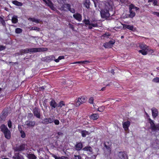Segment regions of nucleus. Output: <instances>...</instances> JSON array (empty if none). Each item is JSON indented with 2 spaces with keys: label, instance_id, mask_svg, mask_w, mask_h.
<instances>
[{
  "label": "nucleus",
  "instance_id": "1",
  "mask_svg": "<svg viewBox=\"0 0 159 159\" xmlns=\"http://www.w3.org/2000/svg\"><path fill=\"white\" fill-rule=\"evenodd\" d=\"M48 48H32L21 50L20 51L21 54L22 53H28L29 52H37L46 51Z\"/></svg>",
  "mask_w": 159,
  "mask_h": 159
},
{
  "label": "nucleus",
  "instance_id": "2",
  "mask_svg": "<svg viewBox=\"0 0 159 159\" xmlns=\"http://www.w3.org/2000/svg\"><path fill=\"white\" fill-rule=\"evenodd\" d=\"M111 7V6L108 3H107L105 4V7L104 9L101 10L100 13L102 18L107 19L110 15L109 12V10Z\"/></svg>",
  "mask_w": 159,
  "mask_h": 159
},
{
  "label": "nucleus",
  "instance_id": "3",
  "mask_svg": "<svg viewBox=\"0 0 159 159\" xmlns=\"http://www.w3.org/2000/svg\"><path fill=\"white\" fill-rule=\"evenodd\" d=\"M97 20L96 19H92L89 21V20L85 19L83 20V22L85 23V25H89L88 28L91 29L93 27H96L98 26V25L96 22Z\"/></svg>",
  "mask_w": 159,
  "mask_h": 159
},
{
  "label": "nucleus",
  "instance_id": "4",
  "mask_svg": "<svg viewBox=\"0 0 159 159\" xmlns=\"http://www.w3.org/2000/svg\"><path fill=\"white\" fill-rule=\"evenodd\" d=\"M1 131L3 132L6 138L9 139L11 138V132L7 127L4 125H2L0 127Z\"/></svg>",
  "mask_w": 159,
  "mask_h": 159
},
{
  "label": "nucleus",
  "instance_id": "5",
  "mask_svg": "<svg viewBox=\"0 0 159 159\" xmlns=\"http://www.w3.org/2000/svg\"><path fill=\"white\" fill-rule=\"evenodd\" d=\"M139 47L141 50H139V52L143 55H147L148 51H149L148 48V47L143 43H140Z\"/></svg>",
  "mask_w": 159,
  "mask_h": 159
},
{
  "label": "nucleus",
  "instance_id": "6",
  "mask_svg": "<svg viewBox=\"0 0 159 159\" xmlns=\"http://www.w3.org/2000/svg\"><path fill=\"white\" fill-rule=\"evenodd\" d=\"M139 9L137 7H135L133 4H131L129 5V17L130 18H132L134 17L135 15V13L134 12V10H137Z\"/></svg>",
  "mask_w": 159,
  "mask_h": 159
},
{
  "label": "nucleus",
  "instance_id": "7",
  "mask_svg": "<svg viewBox=\"0 0 159 159\" xmlns=\"http://www.w3.org/2000/svg\"><path fill=\"white\" fill-rule=\"evenodd\" d=\"M25 125L29 129H32L36 125V122L34 120H28L25 122Z\"/></svg>",
  "mask_w": 159,
  "mask_h": 159
},
{
  "label": "nucleus",
  "instance_id": "8",
  "mask_svg": "<svg viewBox=\"0 0 159 159\" xmlns=\"http://www.w3.org/2000/svg\"><path fill=\"white\" fill-rule=\"evenodd\" d=\"M86 101V98L82 97L78 99V101L76 103L75 105L76 107L79 106L80 104L85 103Z\"/></svg>",
  "mask_w": 159,
  "mask_h": 159
},
{
  "label": "nucleus",
  "instance_id": "9",
  "mask_svg": "<svg viewBox=\"0 0 159 159\" xmlns=\"http://www.w3.org/2000/svg\"><path fill=\"white\" fill-rule=\"evenodd\" d=\"M25 147V144H23L20 145H16L14 148V149L16 151H21L24 150Z\"/></svg>",
  "mask_w": 159,
  "mask_h": 159
},
{
  "label": "nucleus",
  "instance_id": "10",
  "mask_svg": "<svg viewBox=\"0 0 159 159\" xmlns=\"http://www.w3.org/2000/svg\"><path fill=\"white\" fill-rule=\"evenodd\" d=\"M119 159H128L127 155L125 152H120L118 154Z\"/></svg>",
  "mask_w": 159,
  "mask_h": 159
},
{
  "label": "nucleus",
  "instance_id": "11",
  "mask_svg": "<svg viewBox=\"0 0 159 159\" xmlns=\"http://www.w3.org/2000/svg\"><path fill=\"white\" fill-rule=\"evenodd\" d=\"M33 112L35 116L37 118H40V111L39 108L35 107L33 110Z\"/></svg>",
  "mask_w": 159,
  "mask_h": 159
},
{
  "label": "nucleus",
  "instance_id": "12",
  "mask_svg": "<svg viewBox=\"0 0 159 159\" xmlns=\"http://www.w3.org/2000/svg\"><path fill=\"white\" fill-rule=\"evenodd\" d=\"M54 117L53 116L52 118L44 119L43 120V123L45 124L52 123L54 121Z\"/></svg>",
  "mask_w": 159,
  "mask_h": 159
},
{
  "label": "nucleus",
  "instance_id": "13",
  "mask_svg": "<svg viewBox=\"0 0 159 159\" xmlns=\"http://www.w3.org/2000/svg\"><path fill=\"white\" fill-rule=\"evenodd\" d=\"M115 43L114 41H110L108 43H104L103 46L105 48H111Z\"/></svg>",
  "mask_w": 159,
  "mask_h": 159
},
{
  "label": "nucleus",
  "instance_id": "14",
  "mask_svg": "<svg viewBox=\"0 0 159 159\" xmlns=\"http://www.w3.org/2000/svg\"><path fill=\"white\" fill-rule=\"evenodd\" d=\"M73 17L76 20L80 22L82 20V15L79 13H76L73 15Z\"/></svg>",
  "mask_w": 159,
  "mask_h": 159
},
{
  "label": "nucleus",
  "instance_id": "15",
  "mask_svg": "<svg viewBox=\"0 0 159 159\" xmlns=\"http://www.w3.org/2000/svg\"><path fill=\"white\" fill-rule=\"evenodd\" d=\"M130 122L129 121H127L123 123V127L125 131H127L128 129V128L130 126Z\"/></svg>",
  "mask_w": 159,
  "mask_h": 159
},
{
  "label": "nucleus",
  "instance_id": "16",
  "mask_svg": "<svg viewBox=\"0 0 159 159\" xmlns=\"http://www.w3.org/2000/svg\"><path fill=\"white\" fill-rule=\"evenodd\" d=\"M70 5L69 4H63L61 7L60 8V10L61 11H66V10L65 9V8H67L68 10L70 8Z\"/></svg>",
  "mask_w": 159,
  "mask_h": 159
},
{
  "label": "nucleus",
  "instance_id": "17",
  "mask_svg": "<svg viewBox=\"0 0 159 159\" xmlns=\"http://www.w3.org/2000/svg\"><path fill=\"white\" fill-rule=\"evenodd\" d=\"M149 123L150 124L151 128L152 130L153 131L156 130L157 125L156 126L153 121L151 119H149Z\"/></svg>",
  "mask_w": 159,
  "mask_h": 159
},
{
  "label": "nucleus",
  "instance_id": "18",
  "mask_svg": "<svg viewBox=\"0 0 159 159\" xmlns=\"http://www.w3.org/2000/svg\"><path fill=\"white\" fill-rule=\"evenodd\" d=\"M83 147V144L81 142L77 143L75 146V149L77 151L80 150Z\"/></svg>",
  "mask_w": 159,
  "mask_h": 159
},
{
  "label": "nucleus",
  "instance_id": "19",
  "mask_svg": "<svg viewBox=\"0 0 159 159\" xmlns=\"http://www.w3.org/2000/svg\"><path fill=\"white\" fill-rule=\"evenodd\" d=\"M123 28L124 29H127L131 30H134V26L133 25H129L127 24H122Z\"/></svg>",
  "mask_w": 159,
  "mask_h": 159
},
{
  "label": "nucleus",
  "instance_id": "20",
  "mask_svg": "<svg viewBox=\"0 0 159 159\" xmlns=\"http://www.w3.org/2000/svg\"><path fill=\"white\" fill-rule=\"evenodd\" d=\"M152 116L154 118L157 117V116L158 111L157 109L153 108L152 109Z\"/></svg>",
  "mask_w": 159,
  "mask_h": 159
},
{
  "label": "nucleus",
  "instance_id": "21",
  "mask_svg": "<svg viewBox=\"0 0 159 159\" xmlns=\"http://www.w3.org/2000/svg\"><path fill=\"white\" fill-rule=\"evenodd\" d=\"M7 114L6 113H2L0 116V123H3L5 120Z\"/></svg>",
  "mask_w": 159,
  "mask_h": 159
},
{
  "label": "nucleus",
  "instance_id": "22",
  "mask_svg": "<svg viewBox=\"0 0 159 159\" xmlns=\"http://www.w3.org/2000/svg\"><path fill=\"white\" fill-rule=\"evenodd\" d=\"M50 105L53 108L57 107V104L54 100H52L50 102Z\"/></svg>",
  "mask_w": 159,
  "mask_h": 159
},
{
  "label": "nucleus",
  "instance_id": "23",
  "mask_svg": "<svg viewBox=\"0 0 159 159\" xmlns=\"http://www.w3.org/2000/svg\"><path fill=\"white\" fill-rule=\"evenodd\" d=\"M13 158L14 159H24L22 157L19 156V153H15Z\"/></svg>",
  "mask_w": 159,
  "mask_h": 159
},
{
  "label": "nucleus",
  "instance_id": "24",
  "mask_svg": "<svg viewBox=\"0 0 159 159\" xmlns=\"http://www.w3.org/2000/svg\"><path fill=\"white\" fill-rule=\"evenodd\" d=\"M83 149L84 151L89 152H92L93 151L92 148L89 146H86Z\"/></svg>",
  "mask_w": 159,
  "mask_h": 159
},
{
  "label": "nucleus",
  "instance_id": "25",
  "mask_svg": "<svg viewBox=\"0 0 159 159\" xmlns=\"http://www.w3.org/2000/svg\"><path fill=\"white\" fill-rule=\"evenodd\" d=\"M81 133L82 136L84 137H85L87 135H89L90 134V132H89L88 131H86V130H84L81 131Z\"/></svg>",
  "mask_w": 159,
  "mask_h": 159
},
{
  "label": "nucleus",
  "instance_id": "26",
  "mask_svg": "<svg viewBox=\"0 0 159 159\" xmlns=\"http://www.w3.org/2000/svg\"><path fill=\"white\" fill-rule=\"evenodd\" d=\"M108 142H105L104 143L105 147L107 150L108 152H110L111 151V148L110 146L109 145H107V144H108Z\"/></svg>",
  "mask_w": 159,
  "mask_h": 159
},
{
  "label": "nucleus",
  "instance_id": "27",
  "mask_svg": "<svg viewBox=\"0 0 159 159\" xmlns=\"http://www.w3.org/2000/svg\"><path fill=\"white\" fill-rule=\"evenodd\" d=\"M12 3L18 6H21L23 5L21 2H19L16 0L12 1Z\"/></svg>",
  "mask_w": 159,
  "mask_h": 159
},
{
  "label": "nucleus",
  "instance_id": "28",
  "mask_svg": "<svg viewBox=\"0 0 159 159\" xmlns=\"http://www.w3.org/2000/svg\"><path fill=\"white\" fill-rule=\"evenodd\" d=\"M27 157L30 159H36V157L35 156L34 154H28Z\"/></svg>",
  "mask_w": 159,
  "mask_h": 159
},
{
  "label": "nucleus",
  "instance_id": "29",
  "mask_svg": "<svg viewBox=\"0 0 159 159\" xmlns=\"http://www.w3.org/2000/svg\"><path fill=\"white\" fill-rule=\"evenodd\" d=\"M17 17L16 16H14L12 18V22L14 24L17 23L18 22Z\"/></svg>",
  "mask_w": 159,
  "mask_h": 159
},
{
  "label": "nucleus",
  "instance_id": "30",
  "mask_svg": "<svg viewBox=\"0 0 159 159\" xmlns=\"http://www.w3.org/2000/svg\"><path fill=\"white\" fill-rule=\"evenodd\" d=\"M90 117L94 120H97L99 116L96 114H94L92 115Z\"/></svg>",
  "mask_w": 159,
  "mask_h": 159
},
{
  "label": "nucleus",
  "instance_id": "31",
  "mask_svg": "<svg viewBox=\"0 0 159 159\" xmlns=\"http://www.w3.org/2000/svg\"><path fill=\"white\" fill-rule=\"evenodd\" d=\"M28 20H29L33 22H34L36 23H39V20L38 19H35V18H29L28 19Z\"/></svg>",
  "mask_w": 159,
  "mask_h": 159
},
{
  "label": "nucleus",
  "instance_id": "32",
  "mask_svg": "<svg viewBox=\"0 0 159 159\" xmlns=\"http://www.w3.org/2000/svg\"><path fill=\"white\" fill-rule=\"evenodd\" d=\"M65 104L63 101H61L58 104H57V107H61L63 106H65Z\"/></svg>",
  "mask_w": 159,
  "mask_h": 159
},
{
  "label": "nucleus",
  "instance_id": "33",
  "mask_svg": "<svg viewBox=\"0 0 159 159\" xmlns=\"http://www.w3.org/2000/svg\"><path fill=\"white\" fill-rule=\"evenodd\" d=\"M64 56H60L59 57L58 59H56L55 60V61L56 62H58L60 60H61L62 59H64Z\"/></svg>",
  "mask_w": 159,
  "mask_h": 159
},
{
  "label": "nucleus",
  "instance_id": "34",
  "mask_svg": "<svg viewBox=\"0 0 159 159\" xmlns=\"http://www.w3.org/2000/svg\"><path fill=\"white\" fill-rule=\"evenodd\" d=\"M22 30L20 28H17L16 29L15 32L17 34H20L22 32Z\"/></svg>",
  "mask_w": 159,
  "mask_h": 159
},
{
  "label": "nucleus",
  "instance_id": "35",
  "mask_svg": "<svg viewBox=\"0 0 159 159\" xmlns=\"http://www.w3.org/2000/svg\"><path fill=\"white\" fill-rule=\"evenodd\" d=\"M66 0H57L58 3L60 4H61L63 5V4H64Z\"/></svg>",
  "mask_w": 159,
  "mask_h": 159
},
{
  "label": "nucleus",
  "instance_id": "36",
  "mask_svg": "<svg viewBox=\"0 0 159 159\" xmlns=\"http://www.w3.org/2000/svg\"><path fill=\"white\" fill-rule=\"evenodd\" d=\"M52 156L54 157L55 159H63V156L60 157H57L54 154H52Z\"/></svg>",
  "mask_w": 159,
  "mask_h": 159
},
{
  "label": "nucleus",
  "instance_id": "37",
  "mask_svg": "<svg viewBox=\"0 0 159 159\" xmlns=\"http://www.w3.org/2000/svg\"><path fill=\"white\" fill-rule=\"evenodd\" d=\"M152 82L155 83H158L159 82V78L158 77H156L153 79Z\"/></svg>",
  "mask_w": 159,
  "mask_h": 159
},
{
  "label": "nucleus",
  "instance_id": "38",
  "mask_svg": "<svg viewBox=\"0 0 159 159\" xmlns=\"http://www.w3.org/2000/svg\"><path fill=\"white\" fill-rule=\"evenodd\" d=\"M20 133L21 134V137L23 138H24L25 137V133L22 130H20Z\"/></svg>",
  "mask_w": 159,
  "mask_h": 159
},
{
  "label": "nucleus",
  "instance_id": "39",
  "mask_svg": "<svg viewBox=\"0 0 159 159\" xmlns=\"http://www.w3.org/2000/svg\"><path fill=\"white\" fill-rule=\"evenodd\" d=\"M104 106H101L99 107L98 109V110L100 111H102L105 109Z\"/></svg>",
  "mask_w": 159,
  "mask_h": 159
},
{
  "label": "nucleus",
  "instance_id": "40",
  "mask_svg": "<svg viewBox=\"0 0 159 159\" xmlns=\"http://www.w3.org/2000/svg\"><path fill=\"white\" fill-rule=\"evenodd\" d=\"M0 21L1 22L2 25L4 26H5V25H6L5 22L2 18H1V20H0Z\"/></svg>",
  "mask_w": 159,
  "mask_h": 159
},
{
  "label": "nucleus",
  "instance_id": "41",
  "mask_svg": "<svg viewBox=\"0 0 159 159\" xmlns=\"http://www.w3.org/2000/svg\"><path fill=\"white\" fill-rule=\"evenodd\" d=\"M48 58L50 60H54L55 61V60L56 59L55 57L53 55L49 56V57H48Z\"/></svg>",
  "mask_w": 159,
  "mask_h": 159
},
{
  "label": "nucleus",
  "instance_id": "42",
  "mask_svg": "<svg viewBox=\"0 0 159 159\" xmlns=\"http://www.w3.org/2000/svg\"><path fill=\"white\" fill-rule=\"evenodd\" d=\"M27 117L29 118H32L33 117V115L32 113H29L28 114Z\"/></svg>",
  "mask_w": 159,
  "mask_h": 159
},
{
  "label": "nucleus",
  "instance_id": "43",
  "mask_svg": "<svg viewBox=\"0 0 159 159\" xmlns=\"http://www.w3.org/2000/svg\"><path fill=\"white\" fill-rule=\"evenodd\" d=\"M7 125H8V127L9 128H11V126H12V122H11V121L10 120H9L8 122Z\"/></svg>",
  "mask_w": 159,
  "mask_h": 159
},
{
  "label": "nucleus",
  "instance_id": "44",
  "mask_svg": "<svg viewBox=\"0 0 159 159\" xmlns=\"http://www.w3.org/2000/svg\"><path fill=\"white\" fill-rule=\"evenodd\" d=\"M53 122H54V123L56 125H58L59 124L60 122H59V120H57V119L54 120V119Z\"/></svg>",
  "mask_w": 159,
  "mask_h": 159
},
{
  "label": "nucleus",
  "instance_id": "45",
  "mask_svg": "<svg viewBox=\"0 0 159 159\" xmlns=\"http://www.w3.org/2000/svg\"><path fill=\"white\" fill-rule=\"evenodd\" d=\"M94 99L92 97L90 98L89 99V102L91 104H93V103Z\"/></svg>",
  "mask_w": 159,
  "mask_h": 159
},
{
  "label": "nucleus",
  "instance_id": "46",
  "mask_svg": "<svg viewBox=\"0 0 159 159\" xmlns=\"http://www.w3.org/2000/svg\"><path fill=\"white\" fill-rule=\"evenodd\" d=\"M6 48V47L3 45H0V51H2L5 49Z\"/></svg>",
  "mask_w": 159,
  "mask_h": 159
},
{
  "label": "nucleus",
  "instance_id": "47",
  "mask_svg": "<svg viewBox=\"0 0 159 159\" xmlns=\"http://www.w3.org/2000/svg\"><path fill=\"white\" fill-rule=\"evenodd\" d=\"M31 30H37L39 31V28H38L37 27H32L31 28Z\"/></svg>",
  "mask_w": 159,
  "mask_h": 159
},
{
  "label": "nucleus",
  "instance_id": "48",
  "mask_svg": "<svg viewBox=\"0 0 159 159\" xmlns=\"http://www.w3.org/2000/svg\"><path fill=\"white\" fill-rule=\"evenodd\" d=\"M81 64H86L87 63H89V61L87 60H85V61H81Z\"/></svg>",
  "mask_w": 159,
  "mask_h": 159
},
{
  "label": "nucleus",
  "instance_id": "49",
  "mask_svg": "<svg viewBox=\"0 0 159 159\" xmlns=\"http://www.w3.org/2000/svg\"><path fill=\"white\" fill-rule=\"evenodd\" d=\"M69 11H70V12H72L73 13H75V10L73 8H71L70 7V8L69 9Z\"/></svg>",
  "mask_w": 159,
  "mask_h": 159
},
{
  "label": "nucleus",
  "instance_id": "50",
  "mask_svg": "<svg viewBox=\"0 0 159 159\" xmlns=\"http://www.w3.org/2000/svg\"><path fill=\"white\" fill-rule=\"evenodd\" d=\"M75 159H81V157L80 156L75 155Z\"/></svg>",
  "mask_w": 159,
  "mask_h": 159
},
{
  "label": "nucleus",
  "instance_id": "51",
  "mask_svg": "<svg viewBox=\"0 0 159 159\" xmlns=\"http://www.w3.org/2000/svg\"><path fill=\"white\" fill-rule=\"evenodd\" d=\"M152 14L155 15L157 16L158 17H159V12H152Z\"/></svg>",
  "mask_w": 159,
  "mask_h": 159
},
{
  "label": "nucleus",
  "instance_id": "52",
  "mask_svg": "<svg viewBox=\"0 0 159 159\" xmlns=\"http://www.w3.org/2000/svg\"><path fill=\"white\" fill-rule=\"evenodd\" d=\"M69 27L72 30H73L74 29V26L71 24H70V23H69Z\"/></svg>",
  "mask_w": 159,
  "mask_h": 159
},
{
  "label": "nucleus",
  "instance_id": "53",
  "mask_svg": "<svg viewBox=\"0 0 159 159\" xmlns=\"http://www.w3.org/2000/svg\"><path fill=\"white\" fill-rule=\"evenodd\" d=\"M110 35L108 33H105V34L103 35V36L104 37H107L108 36H109Z\"/></svg>",
  "mask_w": 159,
  "mask_h": 159
},
{
  "label": "nucleus",
  "instance_id": "54",
  "mask_svg": "<svg viewBox=\"0 0 159 159\" xmlns=\"http://www.w3.org/2000/svg\"><path fill=\"white\" fill-rule=\"evenodd\" d=\"M153 4L154 6L157 5V0H153Z\"/></svg>",
  "mask_w": 159,
  "mask_h": 159
},
{
  "label": "nucleus",
  "instance_id": "55",
  "mask_svg": "<svg viewBox=\"0 0 159 159\" xmlns=\"http://www.w3.org/2000/svg\"><path fill=\"white\" fill-rule=\"evenodd\" d=\"M57 134L59 136H62L63 135V133L61 132H58Z\"/></svg>",
  "mask_w": 159,
  "mask_h": 159
},
{
  "label": "nucleus",
  "instance_id": "56",
  "mask_svg": "<svg viewBox=\"0 0 159 159\" xmlns=\"http://www.w3.org/2000/svg\"><path fill=\"white\" fill-rule=\"evenodd\" d=\"M156 130H159V124L157 125Z\"/></svg>",
  "mask_w": 159,
  "mask_h": 159
},
{
  "label": "nucleus",
  "instance_id": "57",
  "mask_svg": "<svg viewBox=\"0 0 159 159\" xmlns=\"http://www.w3.org/2000/svg\"><path fill=\"white\" fill-rule=\"evenodd\" d=\"M63 159H69L67 157L63 156Z\"/></svg>",
  "mask_w": 159,
  "mask_h": 159
},
{
  "label": "nucleus",
  "instance_id": "58",
  "mask_svg": "<svg viewBox=\"0 0 159 159\" xmlns=\"http://www.w3.org/2000/svg\"><path fill=\"white\" fill-rule=\"evenodd\" d=\"M106 87H103L100 90L103 91L105 89Z\"/></svg>",
  "mask_w": 159,
  "mask_h": 159
},
{
  "label": "nucleus",
  "instance_id": "59",
  "mask_svg": "<svg viewBox=\"0 0 159 159\" xmlns=\"http://www.w3.org/2000/svg\"><path fill=\"white\" fill-rule=\"evenodd\" d=\"M18 129H19V131L20 132V130H22V128H21V126H18Z\"/></svg>",
  "mask_w": 159,
  "mask_h": 159
},
{
  "label": "nucleus",
  "instance_id": "60",
  "mask_svg": "<svg viewBox=\"0 0 159 159\" xmlns=\"http://www.w3.org/2000/svg\"><path fill=\"white\" fill-rule=\"evenodd\" d=\"M111 73L113 74V75H114V70H113L112 69L111 70Z\"/></svg>",
  "mask_w": 159,
  "mask_h": 159
},
{
  "label": "nucleus",
  "instance_id": "61",
  "mask_svg": "<svg viewBox=\"0 0 159 159\" xmlns=\"http://www.w3.org/2000/svg\"><path fill=\"white\" fill-rule=\"evenodd\" d=\"M41 89H44V86H42L40 88Z\"/></svg>",
  "mask_w": 159,
  "mask_h": 159
},
{
  "label": "nucleus",
  "instance_id": "62",
  "mask_svg": "<svg viewBox=\"0 0 159 159\" xmlns=\"http://www.w3.org/2000/svg\"><path fill=\"white\" fill-rule=\"evenodd\" d=\"M86 7L87 8H88L89 7V5H86Z\"/></svg>",
  "mask_w": 159,
  "mask_h": 159
},
{
  "label": "nucleus",
  "instance_id": "63",
  "mask_svg": "<svg viewBox=\"0 0 159 159\" xmlns=\"http://www.w3.org/2000/svg\"><path fill=\"white\" fill-rule=\"evenodd\" d=\"M94 4H95V7H96V2L95 1H94Z\"/></svg>",
  "mask_w": 159,
  "mask_h": 159
},
{
  "label": "nucleus",
  "instance_id": "64",
  "mask_svg": "<svg viewBox=\"0 0 159 159\" xmlns=\"http://www.w3.org/2000/svg\"><path fill=\"white\" fill-rule=\"evenodd\" d=\"M50 7L51 8H52V7H53V6H52V4H51V5H50Z\"/></svg>",
  "mask_w": 159,
  "mask_h": 159
}]
</instances>
